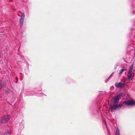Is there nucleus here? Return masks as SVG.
Wrapping results in <instances>:
<instances>
[{"label": "nucleus", "instance_id": "f8f14e48", "mask_svg": "<svg viewBox=\"0 0 135 135\" xmlns=\"http://www.w3.org/2000/svg\"><path fill=\"white\" fill-rule=\"evenodd\" d=\"M119 132V131H118V132Z\"/></svg>", "mask_w": 135, "mask_h": 135}, {"label": "nucleus", "instance_id": "7ed1b4c3", "mask_svg": "<svg viewBox=\"0 0 135 135\" xmlns=\"http://www.w3.org/2000/svg\"><path fill=\"white\" fill-rule=\"evenodd\" d=\"M135 103V102L133 100H129L128 101H125L123 102V104H125L127 105H132Z\"/></svg>", "mask_w": 135, "mask_h": 135}, {"label": "nucleus", "instance_id": "6e6552de", "mask_svg": "<svg viewBox=\"0 0 135 135\" xmlns=\"http://www.w3.org/2000/svg\"><path fill=\"white\" fill-rule=\"evenodd\" d=\"M24 19L21 18L20 20V25L22 26L23 22Z\"/></svg>", "mask_w": 135, "mask_h": 135}, {"label": "nucleus", "instance_id": "39448f33", "mask_svg": "<svg viewBox=\"0 0 135 135\" xmlns=\"http://www.w3.org/2000/svg\"><path fill=\"white\" fill-rule=\"evenodd\" d=\"M115 85L117 87H122L123 86L124 84L123 83H116Z\"/></svg>", "mask_w": 135, "mask_h": 135}, {"label": "nucleus", "instance_id": "9d476101", "mask_svg": "<svg viewBox=\"0 0 135 135\" xmlns=\"http://www.w3.org/2000/svg\"><path fill=\"white\" fill-rule=\"evenodd\" d=\"M125 70V71H126V69H122V70H121L120 71V72L119 73V74H121L122 73V72L124 71Z\"/></svg>", "mask_w": 135, "mask_h": 135}, {"label": "nucleus", "instance_id": "1a4fd4ad", "mask_svg": "<svg viewBox=\"0 0 135 135\" xmlns=\"http://www.w3.org/2000/svg\"><path fill=\"white\" fill-rule=\"evenodd\" d=\"M25 17V14L24 13H23L22 14L21 16V18L24 19V18Z\"/></svg>", "mask_w": 135, "mask_h": 135}, {"label": "nucleus", "instance_id": "423d86ee", "mask_svg": "<svg viewBox=\"0 0 135 135\" xmlns=\"http://www.w3.org/2000/svg\"><path fill=\"white\" fill-rule=\"evenodd\" d=\"M133 65H132L130 67L128 73H132V72L133 70Z\"/></svg>", "mask_w": 135, "mask_h": 135}, {"label": "nucleus", "instance_id": "f03ea898", "mask_svg": "<svg viewBox=\"0 0 135 135\" xmlns=\"http://www.w3.org/2000/svg\"><path fill=\"white\" fill-rule=\"evenodd\" d=\"M10 118L9 115H6L3 117L1 120V123H4L8 121Z\"/></svg>", "mask_w": 135, "mask_h": 135}, {"label": "nucleus", "instance_id": "9b49d317", "mask_svg": "<svg viewBox=\"0 0 135 135\" xmlns=\"http://www.w3.org/2000/svg\"><path fill=\"white\" fill-rule=\"evenodd\" d=\"M10 133L9 132H7L6 133V135H10Z\"/></svg>", "mask_w": 135, "mask_h": 135}, {"label": "nucleus", "instance_id": "0eeeda50", "mask_svg": "<svg viewBox=\"0 0 135 135\" xmlns=\"http://www.w3.org/2000/svg\"><path fill=\"white\" fill-rule=\"evenodd\" d=\"M4 83L3 81H0V90L4 85Z\"/></svg>", "mask_w": 135, "mask_h": 135}, {"label": "nucleus", "instance_id": "f257e3e1", "mask_svg": "<svg viewBox=\"0 0 135 135\" xmlns=\"http://www.w3.org/2000/svg\"><path fill=\"white\" fill-rule=\"evenodd\" d=\"M119 98L118 96L115 97L114 99V101L113 103V106L112 105H110V108L112 109H117L118 108H120L122 105L121 104H119L118 106H116V105L118 103V101L119 100Z\"/></svg>", "mask_w": 135, "mask_h": 135}, {"label": "nucleus", "instance_id": "20e7f679", "mask_svg": "<svg viewBox=\"0 0 135 135\" xmlns=\"http://www.w3.org/2000/svg\"><path fill=\"white\" fill-rule=\"evenodd\" d=\"M134 76V74L133 73H128V80L130 81L132 80Z\"/></svg>", "mask_w": 135, "mask_h": 135}]
</instances>
